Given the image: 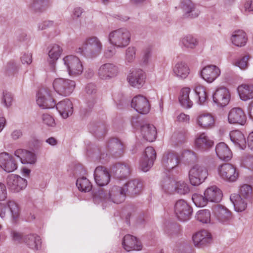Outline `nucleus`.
Here are the masks:
<instances>
[{
	"label": "nucleus",
	"mask_w": 253,
	"mask_h": 253,
	"mask_svg": "<svg viewBox=\"0 0 253 253\" xmlns=\"http://www.w3.org/2000/svg\"><path fill=\"white\" fill-rule=\"evenodd\" d=\"M126 195V190L124 187L114 186L108 192H105L100 189L93 195V201L96 204H102L106 206L109 202L120 204L125 201Z\"/></svg>",
	"instance_id": "f257e3e1"
},
{
	"label": "nucleus",
	"mask_w": 253,
	"mask_h": 253,
	"mask_svg": "<svg viewBox=\"0 0 253 253\" xmlns=\"http://www.w3.org/2000/svg\"><path fill=\"white\" fill-rule=\"evenodd\" d=\"M103 43L100 39L96 36H91L86 38L83 44L76 47V53L86 58H94L97 57L102 52Z\"/></svg>",
	"instance_id": "f03ea898"
},
{
	"label": "nucleus",
	"mask_w": 253,
	"mask_h": 253,
	"mask_svg": "<svg viewBox=\"0 0 253 253\" xmlns=\"http://www.w3.org/2000/svg\"><path fill=\"white\" fill-rule=\"evenodd\" d=\"M131 34L126 28H119L110 32L108 36L110 44L117 48H123L130 43Z\"/></svg>",
	"instance_id": "7ed1b4c3"
},
{
	"label": "nucleus",
	"mask_w": 253,
	"mask_h": 253,
	"mask_svg": "<svg viewBox=\"0 0 253 253\" xmlns=\"http://www.w3.org/2000/svg\"><path fill=\"white\" fill-rule=\"evenodd\" d=\"M61 63L70 76L77 77L83 72L84 67L82 61L74 55L64 56L61 60Z\"/></svg>",
	"instance_id": "20e7f679"
},
{
	"label": "nucleus",
	"mask_w": 253,
	"mask_h": 253,
	"mask_svg": "<svg viewBox=\"0 0 253 253\" xmlns=\"http://www.w3.org/2000/svg\"><path fill=\"white\" fill-rule=\"evenodd\" d=\"M209 175L208 169L202 164H195L189 169L188 177L190 183L193 186L203 183Z\"/></svg>",
	"instance_id": "39448f33"
},
{
	"label": "nucleus",
	"mask_w": 253,
	"mask_h": 253,
	"mask_svg": "<svg viewBox=\"0 0 253 253\" xmlns=\"http://www.w3.org/2000/svg\"><path fill=\"white\" fill-rule=\"evenodd\" d=\"M53 87L59 95L67 96L72 94L75 86V82L68 79L59 78L53 82Z\"/></svg>",
	"instance_id": "423d86ee"
},
{
	"label": "nucleus",
	"mask_w": 253,
	"mask_h": 253,
	"mask_svg": "<svg viewBox=\"0 0 253 253\" xmlns=\"http://www.w3.org/2000/svg\"><path fill=\"white\" fill-rule=\"evenodd\" d=\"M179 7L183 11V16L190 19L198 17L202 12L201 6L192 0H181Z\"/></svg>",
	"instance_id": "0eeeda50"
},
{
	"label": "nucleus",
	"mask_w": 253,
	"mask_h": 253,
	"mask_svg": "<svg viewBox=\"0 0 253 253\" xmlns=\"http://www.w3.org/2000/svg\"><path fill=\"white\" fill-rule=\"evenodd\" d=\"M217 172L221 179L230 182L236 181L239 175L236 167L229 163H225L219 166L217 168Z\"/></svg>",
	"instance_id": "6e6552de"
},
{
	"label": "nucleus",
	"mask_w": 253,
	"mask_h": 253,
	"mask_svg": "<svg viewBox=\"0 0 253 253\" xmlns=\"http://www.w3.org/2000/svg\"><path fill=\"white\" fill-rule=\"evenodd\" d=\"M146 80V74L140 68L132 69L127 76V81L129 85L138 89L144 85Z\"/></svg>",
	"instance_id": "1a4fd4ad"
},
{
	"label": "nucleus",
	"mask_w": 253,
	"mask_h": 253,
	"mask_svg": "<svg viewBox=\"0 0 253 253\" xmlns=\"http://www.w3.org/2000/svg\"><path fill=\"white\" fill-rule=\"evenodd\" d=\"M120 71L118 66L112 63H106L100 66L97 75L102 80L108 81L116 77Z\"/></svg>",
	"instance_id": "9d476101"
},
{
	"label": "nucleus",
	"mask_w": 253,
	"mask_h": 253,
	"mask_svg": "<svg viewBox=\"0 0 253 253\" xmlns=\"http://www.w3.org/2000/svg\"><path fill=\"white\" fill-rule=\"evenodd\" d=\"M174 212L179 220L186 221L190 219L192 209L186 201L179 200L174 205Z\"/></svg>",
	"instance_id": "9b49d317"
},
{
	"label": "nucleus",
	"mask_w": 253,
	"mask_h": 253,
	"mask_svg": "<svg viewBox=\"0 0 253 253\" xmlns=\"http://www.w3.org/2000/svg\"><path fill=\"white\" fill-rule=\"evenodd\" d=\"M47 52L48 55L47 61L50 70L53 72H56V62L62 54V47L57 43L50 44L47 48Z\"/></svg>",
	"instance_id": "f8f14e48"
},
{
	"label": "nucleus",
	"mask_w": 253,
	"mask_h": 253,
	"mask_svg": "<svg viewBox=\"0 0 253 253\" xmlns=\"http://www.w3.org/2000/svg\"><path fill=\"white\" fill-rule=\"evenodd\" d=\"M36 102L42 109L53 108L56 104L55 100L51 97L49 90L45 88L40 89L37 94Z\"/></svg>",
	"instance_id": "ddd939ff"
},
{
	"label": "nucleus",
	"mask_w": 253,
	"mask_h": 253,
	"mask_svg": "<svg viewBox=\"0 0 253 253\" xmlns=\"http://www.w3.org/2000/svg\"><path fill=\"white\" fill-rule=\"evenodd\" d=\"M196 126L202 129H209L215 126V119L210 113L202 112L197 114L195 117Z\"/></svg>",
	"instance_id": "4468645a"
},
{
	"label": "nucleus",
	"mask_w": 253,
	"mask_h": 253,
	"mask_svg": "<svg viewBox=\"0 0 253 253\" xmlns=\"http://www.w3.org/2000/svg\"><path fill=\"white\" fill-rule=\"evenodd\" d=\"M8 189L13 193H18L24 189L27 185V180L16 174H10L6 178Z\"/></svg>",
	"instance_id": "2eb2a0df"
},
{
	"label": "nucleus",
	"mask_w": 253,
	"mask_h": 253,
	"mask_svg": "<svg viewBox=\"0 0 253 253\" xmlns=\"http://www.w3.org/2000/svg\"><path fill=\"white\" fill-rule=\"evenodd\" d=\"M231 95L229 90L225 87H217L212 94L214 103L219 107L226 106L230 100Z\"/></svg>",
	"instance_id": "dca6fc26"
},
{
	"label": "nucleus",
	"mask_w": 253,
	"mask_h": 253,
	"mask_svg": "<svg viewBox=\"0 0 253 253\" xmlns=\"http://www.w3.org/2000/svg\"><path fill=\"white\" fill-rule=\"evenodd\" d=\"M156 158V153L152 147H148L145 149V152L139 162L140 169L144 172L149 170L153 165Z\"/></svg>",
	"instance_id": "f3484780"
},
{
	"label": "nucleus",
	"mask_w": 253,
	"mask_h": 253,
	"mask_svg": "<svg viewBox=\"0 0 253 253\" xmlns=\"http://www.w3.org/2000/svg\"><path fill=\"white\" fill-rule=\"evenodd\" d=\"M214 216L217 220L224 225L230 224L233 220L231 211L221 205H217L213 209Z\"/></svg>",
	"instance_id": "a211bd4d"
},
{
	"label": "nucleus",
	"mask_w": 253,
	"mask_h": 253,
	"mask_svg": "<svg viewBox=\"0 0 253 253\" xmlns=\"http://www.w3.org/2000/svg\"><path fill=\"white\" fill-rule=\"evenodd\" d=\"M219 68L214 65H209L202 68L200 72L201 77L206 82L211 83L220 75Z\"/></svg>",
	"instance_id": "6ab92c4d"
},
{
	"label": "nucleus",
	"mask_w": 253,
	"mask_h": 253,
	"mask_svg": "<svg viewBox=\"0 0 253 253\" xmlns=\"http://www.w3.org/2000/svg\"><path fill=\"white\" fill-rule=\"evenodd\" d=\"M131 105L138 113L146 114L149 113L150 105L148 99L143 95H137L133 98Z\"/></svg>",
	"instance_id": "aec40b11"
},
{
	"label": "nucleus",
	"mask_w": 253,
	"mask_h": 253,
	"mask_svg": "<svg viewBox=\"0 0 253 253\" xmlns=\"http://www.w3.org/2000/svg\"><path fill=\"white\" fill-rule=\"evenodd\" d=\"M247 121V117L243 110L238 107L231 109L228 114V122L230 124L244 125Z\"/></svg>",
	"instance_id": "412c9836"
},
{
	"label": "nucleus",
	"mask_w": 253,
	"mask_h": 253,
	"mask_svg": "<svg viewBox=\"0 0 253 253\" xmlns=\"http://www.w3.org/2000/svg\"><path fill=\"white\" fill-rule=\"evenodd\" d=\"M192 239L195 246L201 248L211 243L212 241V236L208 231L202 230L194 234Z\"/></svg>",
	"instance_id": "4be33fe9"
},
{
	"label": "nucleus",
	"mask_w": 253,
	"mask_h": 253,
	"mask_svg": "<svg viewBox=\"0 0 253 253\" xmlns=\"http://www.w3.org/2000/svg\"><path fill=\"white\" fill-rule=\"evenodd\" d=\"M194 143L195 147L201 151H207L213 145V141L209 138L206 132L197 134Z\"/></svg>",
	"instance_id": "5701e85b"
},
{
	"label": "nucleus",
	"mask_w": 253,
	"mask_h": 253,
	"mask_svg": "<svg viewBox=\"0 0 253 253\" xmlns=\"http://www.w3.org/2000/svg\"><path fill=\"white\" fill-rule=\"evenodd\" d=\"M122 244L124 249L127 252L139 251L142 249L141 242L136 237L129 234L124 236Z\"/></svg>",
	"instance_id": "b1692460"
},
{
	"label": "nucleus",
	"mask_w": 253,
	"mask_h": 253,
	"mask_svg": "<svg viewBox=\"0 0 253 253\" xmlns=\"http://www.w3.org/2000/svg\"><path fill=\"white\" fill-rule=\"evenodd\" d=\"M179 163L178 156L174 152L168 151L165 153L162 159V165L168 171L177 167Z\"/></svg>",
	"instance_id": "393cba45"
},
{
	"label": "nucleus",
	"mask_w": 253,
	"mask_h": 253,
	"mask_svg": "<svg viewBox=\"0 0 253 253\" xmlns=\"http://www.w3.org/2000/svg\"><path fill=\"white\" fill-rule=\"evenodd\" d=\"M190 69L188 64L183 61L176 62L172 67V75L179 80H184L189 75Z\"/></svg>",
	"instance_id": "a878e982"
},
{
	"label": "nucleus",
	"mask_w": 253,
	"mask_h": 253,
	"mask_svg": "<svg viewBox=\"0 0 253 253\" xmlns=\"http://www.w3.org/2000/svg\"><path fill=\"white\" fill-rule=\"evenodd\" d=\"M94 178L96 183L99 186L107 185L110 180V174L103 166L96 168L94 171Z\"/></svg>",
	"instance_id": "bb28decb"
},
{
	"label": "nucleus",
	"mask_w": 253,
	"mask_h": 253,
	"mask_svg": "<svg viewBox=\"0 0 253 253\" xmlns=\"http://www.w3.org/2000/svg\"><path fill=\"white\" fill-rule=\"evenodd\" d=\"M0 167L7 172H12L17 168L13 157L6 152L0 154Z\"/></svg>",
	"instance_id": "cd10ccee"
},
{
	"label": "nucleus",
	"mask_w": 253,
	"mask_h": 253,
	"mask_svg": "<svg viewBox=\"0 0 253 253\" xmlns=\"http://www.w3.org/2000/svg\"><path fill=\"white\" fill-rule=\"evenodd\" d=\"M14 155L20 160L23 164L34 165L37 161V156L34 153L25 149L16 150Z\"/></svg>",
	"instance_id": "c85d7f7f"
},
{
	"label": "nucleus",
	"mask_w": 253,
	"mask_h": 253,
	"mask_svg": "<svg viewBox=\"0 0 253 253\" xmlns=\"http://www.w3.org/2000/svg\"><path fill=\"white\" fill-rule=\"evenodd\" d=\"M204 195L209 202L212 203L220 202L223 196L221 190L216 185L208 187L204 191Z\"/></svg>",
	"instance_id": "c756f323"
},
{
	"label": "nucleus",
	"mask_w": 253,
	"mask_h": 253,
	"mask_svg": "<svg viewBox=\"0 0 253 253\" xmlns=\"http://www.w3.org/2000/svg\"><path fill=\"white\" fill-rule=\"evenodd\" d=\"M23 243L29 249L38 251L41 249L42 239L37 234L30 233L24 236Z\"/></svg>",
	"instance_id": "7c9ffc66"
},
{
	"label": "nucleus",
	"mask_w": 253,
	"mask_h": 253,
	"mask_svg": "<svg viewBox=\"0 0 253 253\" xmlns=\"http://www.w3.org/2000/svg\"><path fill=\"white\" fill-rule=\"evenodd\" d=\"M55 105L60 115L64 119L67 118L73 113V104L69 99H65Z\"/></svg>",
	"instance_id": "2f4dec72"
},
{
	"label": "nucleus",
	"mask_w": 253,
	"mask_h": 253,
	"mask_svg": "<svg viewBox=\"0 0 253 253\" xmlns=\"http://www.w3.org/2000/svg\"><path fill=\"white\" fill-rule=\"evenodd\" d=\"M140 131L142 137L148 141L153 142L156 138L157 130L153 125L145 124L141 125Z\"/></svg>",
	"instance_id": "473e14b6"
},
{
	"label": "nucleus",
	"mask_w": 253,
	"mask_h": 253,
	"mask_svg": "<svg viewBox=\"0 0 253 253\" xmlns=\"http://www.w3.org/2000/svg\"><path fill=\"white\" fill-rule=\"evenodd\" d=\"M229 136L231 141L236 147L242 150L245 149L247 144L246 139L241 131L238 130L231 131Z\"/></svg>",
	"instance_id": "72a5a7b5"
},
{
	"label": "nucleus",
	"mask_w": 253,
	"mask_h": 253,
	"mask_svg": "<svg viewBox=\"0 0 253 253\" xmlns=\"http://www.w3.org/2000/svg\"><path fill=\"white\" fill-rule=\"evenodd\" d=\"M217 156L221 160L228 161L232 157V153L228 146L224 143H218L215 147Z\"/></svg>",
	"instance_id": "f704fd0d"
},
{
	"label": "nucleus",
	"mask_w": 253,
	"mask_h": 253,
	"mask_svg": "<svg viewBox=\"0 0 253 253\" xmlns=\"http://www.w3.org/2000/svg\"><path fill=\"white\" fill-rule=\"evenodd\" d=\"M230 199L234 205V210L236 211L241 212L247 209L249 200L238 196L237 194L231 195Z\"/></svg>",
	"instance_id": "c9c22d12"
},
{
	"label": "nucleus",
	"mask_w": 253,
	"mask_h": 253,
	"mask_svg": "<svg viewBox=\"0 0 253 253\" xmlns=\"http://www.w3.org/2000/svg\"><path fill=\"white\" fill-rule=\"evenodd\" d=\"M190 92L191 89L188 87L182 88L180 91L179 102L181 106L185 109H190L193 105V102L189 98Z\"/></svg>",
	"instance_id": "e433bc0d"
},
{
	"label": "nucleus",
	"mask_w": 253,
	"mask_h": 253,
	"mask_svg": "<svg viewBox=\"0 0 253 253\" xmlns=\"http://www.w3.org/2000/svg\"><path fill=\"white\" fill-rule=\"evenodd\" d=\"M114 173L119 180L126 179L130 173V169L128 165L126 164H117L115 166Z\"/></svg>",
	"instance_id": "4c0bfd02"
},
{
	"label": "nucleus",
	"mask_w": 253,
	"mask_h": 253,
	"mask_svg": "<svg viewBox=\"0 0 253 253\" xmlns=\"http://www.w3.org/2000/svg\"><path fill=\"white\" fill-rule=\"evenodd\" d=\"M124 187L126 193L128 192L131 195H137L142 191V184L138 180L134 179L126 183Z\"/></svg>",
	"instance_id": "58836bf2"
},
{
	"label": "nucleus",
	"mask_w": 253,
	"mask_h": 253,
	"mask_svg": "<svg viewBox=\"0 0 253 253\" xmlns=\"http://www.w3.org/2000/svg\"><path fill=\"white\" fill-rule=\"evenodd\" d=\"M199 44L198 39L191 35H187L182 37L179 41V45L182 48L193 49Z\"/></svg>",
	"instance_id": "ea45409f"
},
{
	"label": "nucleus",
	"mask_w": 253,
	"mask_h": 253,
	"mask_svg": "<svg viewBox=\"0 0 253 253\" xmlns=\"http://www.w3.org/2000/svg\"><path fill=\"white\" fill-rule=\"evenodd\" d=\"M237 90L241 100L247 101L253 98V86L243 84L238 86Z\"/></svg>",
	"instance_id": "a19ab883"
},
{
	"label": "nucleus",
	"mask_w": 253,
	"mask_h": 253,
	"mask_svg": "<svg viewBox=\"0 0 253 253\" xmlns=\"http://www.w3.org/2000/svg\"><path fill=\"white\" fill-rule=\"evenodd\" d=\"M6 207L10 211L12 222L17 223L20 214L19 205L15 201L10 200L7 202Z\"/></svg>",
	"instance_id": "79ce46f5"
},
{
	"label": "nucleus",
	"mask_w": 253,
	"mask_h": 253,
	"mask_svg": "<svg viewBox=\"0 0 253 253\" xmlns=\"http://www.w3.org/2000/svg\"><path fill=\"white\" fill-rule=\"evenodd\" d=\"M231 39L235 45L241 47L246 43V34L243 30L236 31L233 33Z\"/></svg>",
	"instance_id": "37998d69"
},
{
	"label": "nucleus",
	"mask_w": 253,
	"mask_h": 253,
	"mask_svg": "<svg viewBox=\"0 0 253 253\" xmlns=\"http://www.w3.org/2000/svg\"><path fill=\"white\" fill-rule=\"evenodd\" d=\"M196 95V103L199 105H204L207 100L208 96L205 88L201 85H197L194 88Z\"/></svg>",
	"instance_id": "c03bdc74"
},
{
	"label": "nucleus",
	"mask_w": 253,
	"mask_h": 253,
	"mask_svg": "<svg viewBox=\"0 0 253 253\" xmlns=\"http://www.w3.org/2000/svg\"><path fill=\"white\" fill-rule=\"evenodd\" d=\"M76 186L80 191L84 192H88L92 188V185L90 181L84 176L77 178Z\"/></svg>",
	"instance_id": "a18cd8bd"
},
{
	"label": "nucleus",
	"mask_w": 253,
	"mask_h": 253,
	"mask_svg": "<svg viewBox=\"0 0 253 253\" xmlns=\"http://www.w3.org/2000/svg\"><path fill=\"white\" fill-rule=\"evenodd\" d=\"M176 181L169 177H166L163 180L161 187L164 192L170 194L175 190Z\"/></svg>",
	"instance_id": "49530a36"
},
{
	"label": "nucleus",
	"mask_w": 253,
	"mask_h": 253,
	"mask_svg": "<svg viewBox=\"0 0 253 253\" xmlns=\"http://www.w3.org/2000/svg\"><path fill=\"white\" fill-rule=\"evenodd\" d=\"M106 147L108 151L116 150V152L117 153L118 151L122 152L123 150V145L117 138L110 139L107 143Z\"/></svg>",
	"instance_id": "de8ad7c7"
},
{
	"label": "nucleus",
	"mask_w": 253,
	"mask_h": 253,
	"mask_svg": "<svg viewBox=\"0 0 253 253\" xmlns=\"http://www.w3.org/2000/svg\"><path fill=\"white\" fill-rule=\"evenodd\" d=\"M196 217L198 220L202 223H210L211 221V212L208 210H200L197 212Z\"/></svg>",
	"instance_id": "09e8293b"
},
{
	"label": "nucleus",
	"mask_w": 253,
	"mask_h": 253,
	"mask_svg": "<svg viewBox=\"0 0 253 253\" xmlns=\"http://www.w3.org/2000/svg\"><path fill=\"white\" fill-rule=\"evenodd\" d=\"M205 195L195 193L192 195V199L193 203L197 207H203L207 205L209 201Z\"/></svg>",
	"instance_id": "8fccbe9b"
},
{
	"label": "nucleus",
	"mask_w": 253,
	"mask_h": 253,
	"mask_svg": "<svg viewBox=\"0 0 253 253\" xmlns=\"http://www.w3.org/2000/svg\"><path fill=\"white\" fill-rule=\"evenodd\" d=\"M12 102L13 96L12 94L7 91H3L1 97V104L6 108H9L12 105Z\"/></svg>",
	"instance_id": "3c124183"
},
{
	"label": "nucleus",
	"mask_w": 253,
	"mask_h": 253,
	"mask_svg": "<svg viewBox=\"0 0 253 253\" xmlns=\"http://www.w3.org/2000/svg\"><path fill=\"white\" fill-rule=\"evenodd\" d=\"M175 185L174 191L179 194L185 195L189 192L188 185L183 181H177Z\"/></svg>",
	"instance_id": "603ef678"
},
{
	"label": "nucleus",
	"mask_w": 253,
	"mask_h": 253,
	"mask_svg": "<svg viewBox=\"0 0 253 253\" xmlns=\"http://www.w3.org/2000/svg\"><path fill=\"white\" fill-rule=\"evenodd\" d=\"M136 48L133 46H129L126 50L125 61L126 62L132 63L136 58Z\"/></svg>",
	"instance_id": "864d4df0"
},
{
	"label": "nucleus",
	"mask_w": 253,
	"mask_h": 253,
	"mask_svg": "<svg viewBox=\"0 0 253 253\" xmlns=\"http://www.w3.org/2000/svg\"><path fill=\"white\" fill-rule=\"evenodd\" d=\"M252 194V188L248 184H244L241 186L240 189L239 194H237L238 196H240L242 198L246 199L249 200L251 197Z\"/></svg>",
	"instance_id": "5fc2aeb1"
},
{
	"label": "nucleus",
	"mask_w": 253,
	"mask_h": 253,
	"mask_svg": "<svg viewBox=\"0 0 253 253\" xmlns=\"http://www.w3.org/2000/svg\"><path fill=\"white\" fill-rule=\"evenodd\" d=\"M42 120L43 124L47 127L54 128L56 126L54 117L49 114H42Z\"/></svg>",
	"instance_id": "6e6d98bb"
},
{
	"label": "nucleus",
	"mask_w": 253,
	"mask_h": 253,
	"mask_svg": "<svg viewBox=\"0 0 253 253\" xmlns=\"http://www.w3.org/2000/svg\"><path fill=\"white\" fill-rule=\"evenodd\" d=\"M152 56V49L150 47L144 49L142 57V61L143 64L147 65L150 61Z\"/></svg>",
	"instance_id": "4d7b16f0"
},
{
	"label": "nucleus",
	"mask_w": 253,
	"mask_h": 253,
	"mask_svg": "<svg viewBox=\"0 0 253 253\" xmlns=\"http://www.w3.org/2000/svg\"><path fill=\"white\" fill-rule=\"evenodd\" d=\"M48 4L47 0H35L32 4V7L35 10H42L47 6Z\"/></svg>",
	"instance_id": "13d9d810"
},
{
	"label": "nucleus",
	"mask_w": 253,
	"mask_h": 253,
	"mask_svg": "<svg viewBox=\"0 0 253 253\" xmlns=\"http://www.w3.org/2000/svg\"><path fill=\"white\" fill-rule=\"evenodd\" d=\"M10 237L12 241L20 243L22 241L23 242V235L22 233L14 230H12L10 232Z\"/></svg>",
	"instance_id": "bf43d9fd"
},
{
	"label": "nucleus",
	"mask_w": 253,
	"mask_h": 253,
	"mask_svg": "<svg viewBox=\"0 0 253 253\" xmlns=\"http://www.w3.org/2000/svg\"><path fill=\"white\" fill-rule=\"evenodd\" d=\"M249 59V56H245L241 59L238 60L236 65L241 69L245 70L247 68L248 66V60Z\"/></svg>",
	"instance_id": "052dcab7"
},
{
	"label": "nucleus",
	"mask_w": 253,
	"mask_h": 253,
	"mask_svg": "<svg viewBox=\"0 0 253 253\" xmlns=\"http://www.w3.org/2000/svg\"><path fill=\"white\" fill-rule=\"evenodd\" d=\"M21 61L23 65H30L32 62V56L30 53H25L21 57Z\"/></svg>",
	"instance_id": "680f3d73"
},
{
	"label": "nucleus",
	"mask_w": 253,
	"mask_h": 253,
	"mask_svg": "<svg viewBox=\"0 0 253 253\" xmlns=\"http://www.w3.org/2000/svg\"><path fill=\"white\" fill-rule=\"evenodd\" d=\"M183 158H185L187 160L194 161L196 159V154L193 151L189 150H185L182 153Z\"/></svg>",
	"instance_id": "e2e57ef3"
},
{
	"label": "nucleus",
	"mask_w": 253,
	"mask_h": 253,
	"mask_svg": "<svg viewBox=\"0 0 253 253\" xmlns=\"http://www.w3.org/2000/svg\"><path fill=\"white\" fill-rule=\"evenodd\" d=\"M176 121L178 123L188 124L190 121V116L181 113L177 116Z\"/></svg>",
	"instance_id": "0e129e2a"
},
{
	"label": "nucleus",
	"mask_w": 253,
	"mask_h": 253,
	"mask_svg": "<svg viewBox=\"0 0 253 253\" xmlns=\"http://www.w3.org/2000/svg\"><path fill=\"white\" fill-rule=\"evenodd\" d=\"M7 197V190L5 185L0 182V201H3Z\"/></svg>",
	"instance_id": "69168bd1"
},
{
	"label": "nucleus",
	"mask_w": 253,
	"mask_h": 253,
	"mask_svg": "<svg viewBox=\"0 0 253 253\" xmlns=\"http://www.w3.org/2000/svg\"><path fill=\"white\" fill-rule=\"evenodd\" d=\"M245 167L250 170H253V157H247L243 162Z\"/></svg>",
	"instance_id": "338daca9"
},
{
	"label": "nucleus",
	"mask_w": 253,
	"mask_h": 253,
	"mask_svg": "<svg viewBox=\"0 0 253 253\" xmlns=\"http://www.w3.org/2000/svg\"><path fill=\"white\" fill-rule=\"evenodd\" d=\"M244 8L246 12L253 11V0H246L244 4Z\"/></svg>",
	"instance_id": "774afa93"
}]
</instances>
